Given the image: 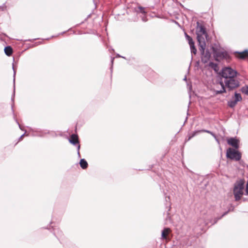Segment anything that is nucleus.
I'll use <instances>...</instances> for the list:
<instances>
[{"label":"nucleus","instance_id":"1","mask_svg":"<svg viewBox=\"0 0 248 248\" xmlns=\"http://www.w3.org/2000/svg\"><path fill=\"white\" fill-rule=\"evenodd\" d=\"M223 82L225 83L226 87L229 89V90H232L238 87L240 85L239 81L237 80L236 77L229 78L227 80H223V81L219 82V85L221 87V90L215 91L216 94H220L226 92V90Z\"/></svg>","mask_w":248,"mask_h":248},{"label":"nucleus","instance_id":"2","mask_svg":"<svg viewBox=\"0 0 248 248\" xmlns=\"http://www.w3.org/2000/svg\"><path fill=\"white\" fill-rule=\"evenodd\" d=\"M196 34L197 40L199 43V47H201L202 49L206 46V41L208 37L207 33L206 31L205 28L199 22L197 23Z\"/></svg>","mask_w":248,"mask_h":248},{"label":"nucleus","instance_id":"3","mask_svg":"<svg viewBox=\"0 0 248 248\" xmlns=\"http://www.w3.org/2000/svg\"><path fill=\"white\" fill-rule=\"evenodd\" d=\"M245 183L244 179H241L237 180L234 184L233 193L236 201H239L242 196L245 194Z\"/></svg>","mask_w":248,"mask_h":248},{"label":"nucleus","instance_id":"4","mask_svg":"<svg viewBox=\"0 0 248 248\" xmlns=\"http://www.w3.org/2000/svg\"><path fill=\"white\" fill-rule=\"evenodd\" d=\"M237 72L230 67H225L222 70L221 77L224 80H227L236 77Z\"/></svg>","mask_w":248,"mask_h":248},{"label":"nucleus","instance_id":"5","mask_svg":"<svg viewBox=\"0 0 248 248\" xmlns=\"http://www.w3.org/2000/svg\"><path fill=\"white\" fill-rule=\"evenodd\" d=\"M226 156L232 160L239 161L241 158V155L238 151L233 148H229L227 150Z\"/></svg>","mask_w":248,"mask_h":248},{"label":"nucleus","instance_id":"6","mask_svg":"<svg viewBox=\"0 0 248 248\" xmlns=\"http://www.w3.org/2000/svg\"><path fill=\"white\" fill-rule=\"evenodd\" d=\"M212 50L214 57L217 61H219L223 59H227L228 57V54L226 51L220 50L215 46L212 47Z\"/></svg>","mask_w":248,"mask_h":248},{"label":"nucleus","instance_id":"7","mask_svg":"<svg viewBox=\"0 0 248 248\" xmlns=\"http://www.w3.org/2000/svg\"><path fill=\"white\" fill-rule=\"evenodd\" d=\"M205 47L206 46L204 47L203 49H202L201 47H200L199 48L202 55V62L204 63H206L208 62L211 55L210 52L207 49L205 50Z\"/></svg>","mask_w":248,"mask_h":248},{"label":"nucleus","instance_id":"8","mask_svg":"<svg viewBox=\"0 0 248 248\" xmlns=\"http://www.w3.org/2000/svg\"><path fill=\"white\" fill-rule=\"evenodd\" d=\"M239 140L236 138H231L227 140L228 144L231 145L236 149H237L239 148Z\"/></svg>","mask_w":248,"mask_h":248},{"label":"nucleus","instance_id":"9","mask_svg":"<svg viewBox=\"0 0 248 248\" xmlns=\"http://www.w3.org/2000/svg\"><path fill=\"white\" fill-rule=\"evenodd\" d=\"M201 132H206V133L210 134L216 139V140L217 141V142L218 143H219L218 140L216 138V135L213 132H212L209 130H201L195 131L190 136H189V137L188 139V140H190L192 138L194 137L197 134L200 133Z\"/></svg>","mask_w":248,"mask_h":248},{"label":"nucleus","instance_id":"10","mask_svg":"<svg viewBox=\"0 0 248 248\" xmlns=\"http://www.w3.org/2000/svg\"><path fill=\"white\" fill-rule=\"evenodd\" d=\"M69 142L74 145H77L78 144H79V141H78V136L77 135H76V134H72L71 137H70V138L69 139Z\"/></svg>","mask_w":248,"mask_h":248},{"label":"nucleus","instance_id":"11","mask_svg":"<svg viewBox=\"0 0 248 248\" xmlns=\"http://www.w3.org/2000/svg\"><path fill=\"white\" fill-rule=\"evenodd\" d=\"M248 56V51L246 50L241 52H238L237 55L236 56L239 59H244Z\"/></svg>","mask_w":248,"mask_h":248},{"label":"nucleus","instance_id":"12","mask_svg":"<svg viewBox=\"0 0 248 248\" xmlns=\"http://www.w3.org/2000/svg\"><path fill=\"white\" fill-rule=\"evenodd\" d=\"M170 229L169 228H165L162 231L161 233V238L162 239H166L167 236L169 234L170 232Z\"/></svg>","mask_w":248,"mask_h":248},{"label":"nucleus","instance_id":"13","mask_svg":"<svg viewBox=\"0 0 248 248\" xmlns=\"http://www.w3.org/2000/svg\"><path fill=\"white\" fill-rule=\"evenodd\" d=\"M4 52L6 55L11 56L13 53L12 48L10 46H6L4 48Z\"/></svg>","mask_w":248,"mask_h":248},{"label":"nucleus","instance_id":"14","mask_svg":"<svg viewBox=\"0 0 248 248\" xmlns=\"http://www.w3.org/2000/svg\"><path fill=\"white\" fill-rule=\"evenodd\" d=\"M80 167L83 169H85L88 167V163L84 159H81L79 162Z\"/></svg>","mask_w":248,"mask_h":248},{"label":"nucleus","instance_id":"15","mask_svg":"<svg viewBox=\"0 0 248 248\" xmlns=\"http://www.w3.org/2000/svg\"><path fill=\"white\" fill-rule=\"evenodd\" d=\"M185 35L186 40L188 42L189 46L194 44V42L193 41L192 38L190 36H189L186 32H185Z\"/></svg>","mask_w":248,"mask_h":248},{"label":"nucleus","instance_id":"16","mask_svg":"<svg viewBox=\"0 0 248 248\" xmlns=\"http://www.w3.org/2000/svg\"><path fill=\"white\" fill-rule=\"evenodd\" d=\"M185 35L186 40L188 42L189 46L194 44V42L193 41L192 38L190 36H189L186 32H185Z\"/></svg>","mask_w":248,"mask_h":248},{"label":"nucleus","instance_id":"17","mask_svg":"<svg viewBox=\"0 0 248 248\" xmlns=\"http://www.w3.org/2000/svg\"><path fill=\"white\" fill-rule=\"evenodd\" d=\"M241 100H242V97L241 96V94L240 93H235V94H234V100H235L237 103L238 101H240Z\"/></svg>","mask_w":248,"mask_h":248},{"label":"nucleus","instance_id":"18","mask_svg":"<svg viewBox=\"0 0 248 248\" xmlns=\"http://www.w3.org/2000/svg\"><path fill=\"white\" fill-rule=\"evenodd\" d=\"M237 104L235 100H230L228 102V106L231 108H233Z\"/></svg>","mask_w":248,"mask_h":248},{"label":"nucleus","instance_id":"19","mask_svg":"<svg viewBox=\"0 0 248 248\" xmlns=\"http://www.w3.org/2000/svg\"><path fill=\"white\" fill-rule=\"evenodd\" d=\"M191 52L192 54H196L197 52V49L195 46L194 44L190 45Z\"/></svg>","mask_w":248,"mask_h":248},{"label":"nucleus","instance_id":"20","mask_svg":"<svg viewBox=\"0 0 248 248\" xmlns=\"http://www.w3.org/2000/svg\"><path fill=\"white\" fill-rule=\"evenodd\" d=\"M138 8L139 10H137V12H140V13H143V14L145 13L144 7H142L141 6H139L138 7Z\"/></svg>","mask_w":248,"mask_h":248},{"label":"nucleus","instance_id":"21","mask_svg":"<svg viewBox=\"0 0 248 248\" xmlns=\"http://www.w3.org/2000/svg\"><path fill=\"white\" fill-rule=\"evenodd\" d=\"M242 91L246 94L248 95V86L242 88Z\"/></svg>","mask_w":248,"mask_h":248},{"label":"nucleus","instance_id":"22","mask_svg":"<svg viewBox=\"0 0 248 248\" xmlns=\"http://www.w3.org/2000/svg\"><path fill=\"white\" fill-rule=\"evenodd\" d=\"M245 195L246 196H248V181H247L246 185V190H245Z\"/></svg>","mask_w":248,"mask_h":248},{"label":"nucleus","instance_id":"23","mask_svg":"<svg viewBox=\"0 0 248 248\" xmlns=\"http://www.w3.org/2000/svg\"><path fill=\"white\" fill-rule=\"evenodd\" d=\"M80 144H78L77 146V150H78V154L79 156H80V153H79V149H80Z\"/></svg>","mask_w":248,"mask_h":248},{"label":"nucleus","instance_id":"24","mask_svg":"<svg viewBox=\"0 0 248 248\" xmlns=\"http://www.w3.org/2000/svg\"><path fill=\"white\" fill-rule=\"evenodd\" d=\"M13 69L14 70V82L15 83V75H16V71H15V68H14V65L13 66Z\"/></svg>","mask_w":248,"mask_h":248},{"label":"nucleus","instance_id":"25","mask_svg":"<svg viewBox=\"0 0 248 248\" xmlns=\"http://www.w3.org/2000/svg\"><path fill=\"white\" fill-rule=\"evenodd\" d=\"M114 59V57H111V64H112H112H113V63Z\"/></svg>","mask_w":248,"mask_h":248},{"label":"nucleus","instance_id":"26","mask_svg":"<svg viewBox=\"0 0 248 248\" xmlns=\"http://www.w3.org/2000/svg\"><path fill=\"white\" fill-rule=\"evenodd\" d=\"M24 134H23L22 135H21L20 138H19V140H21L22 139V138L23 137V136H24Z\"/></svg>","mask_w":248,"mask_h":248},{"label":"nucleus","instance_id":"27","mask_svg":"<svg viewBox=\"0 0 248 248\" xmlns=\"http://www.w3.org/2000/svg\"><path fill=\"white\" fill-rule=\"evenodd\" d=\"M117 57H122V58H125L124 57H122V56H120V55H119V54H117Z\"/></svg>","mask_w":248,"mask_h":248},{"label":"nucleus","instance_id":"28","mask_svg":"<svg viewBox=\"0 0 248 248\" xmlns=\"http://www.w3.org/2000/svg\"><path fill=\"white\" fill-rule=\"evenodd\" d=\"M228 212L225 213L222 216H224V215H226Z\"/></svg>","mask_w":248,"mask_h":248},{"label":"nucleus","instance_id":"29","mask_svg":"<svg viewBox=\"0 0 248 248\" xmlns=\"http://www.w3.org/2000/svg\"><path fill=\"white\" fill-rule=\"evenodd\" d=\"M142 20L144 21H146V20L144 19L143 18L142 19Z\"/></svg>","mask_w":248,"mask_h":248},{"label":"nucleus","instance_id":"30","mask_svg":"<svg viewBox=\"0 0 248 248\" xmlns=\"http://www.w3.org/2000/svg\"><path fill=\"white\" fill-rule=\"evenodd\" d=\"M13 95H14V96L15 95V92H14Z\"/></svg>","mask_w":248,"mask_h":248},{"label":"nucleus","instance_id":"31","mask_svg":"<svg viewBox=\"0 0 248 248\" xmlns=\"http://www.w3.org/2000/svg\"><path fill=\"white\" fill-rule=\"evenodd\" d=\"M247 168L248 169V165H247Z\"/></svg>","mask_w":248,"mask_h":248}]
</instances>
